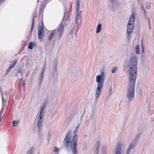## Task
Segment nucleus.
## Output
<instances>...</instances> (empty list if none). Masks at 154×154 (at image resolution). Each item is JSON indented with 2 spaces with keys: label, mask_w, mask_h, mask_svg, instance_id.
<instances>
[{
  "label": "nucleus",
  "mask_w": 154,
  "mask_h": 154,
  "mask_svg": "<svg viewBox=\"0 0 154 154\" xmlns=\"http://www.w3.org/2000/svg\"><path fill=\"white\" fill-rule=\"evenodd\" d=\"M47 105L46 103L45 102L43 105L40 107V112L39 114L44 115L45 110Z\"/></svg>",
  "instance_id": "ddd939ff"
},
{
  "label": "nucleus",
  "mask_w": 154,
  "mask_h": 154,
  "mask_svg": "<svg viewBox=\"0 0 154 154\" xmlns=\"http://www.w3.org/2000/svg\"><path fill=\"white\" fill-rule=\"evenodd\" d=\"M110 91L111 92V91H112V89H110Z\"/></svg>",
  "instance_id": "e433bc0d"
},
{
  "label": "nucleus",
  "mask_w": 154,
  "mask_h": 154,
  "mask_svg": "<svg viewBox=\"0 0 154 154\" xmlns=\"http://www.w3.org/2000/svg\"><path fill=\"white\" fill-rule=\"evenodd\" d=\"M79 18H75V25H78L79 23H78V20Z\"/></svg>",
  "instance_id": "bb28decb"
},
{
  "label": "nucleus",
  "mask_w": 154,
  "mask_h": 154,
  "mask_svg": "<svg viewBox=\"0 0 154 154\" xmlns=\"http://www.w3.org/2000/svg\"><path fill=\"white\" fill-rule=\"evenodd\" d=\"M44 33V30L43 27L38 26V36L39 39H42Z\"/></svg>",
  "instance_id": "1a4fd4ad"
},
{
  "label": "nucleus",
  "mask_w": 154,
  "mask_h": 154,
  "mask_svg": "<svg viewBox=\"0 0 154 154\" xmlns=\"http://www.w3.org/2000/svg\"><path fill=\"white\" fill-rule=\"evenodd\" d=\"M80 1L79 0H78L76 3L75 18H79V16L80 15Z\"/></svg>",
  "instance_id": "f8f14e48"
},
{
  "label": "nucleus",
  "mask_w": 154,
  "mask_h": 154,
  "mask_svg": "<svg viewBox=\"0 0 154 154\" xmlns=\"http://www.w3.org/2000/svg\"><path fill=\"white\" fill-rule=\"evenodd\" d=\"M19 123V121H17V120L14 121L13 122V126L14 127H15L16 126H17L18 125Z\"/></svg>",
  "instance_id": "6ab92c4d"
},
{
  "label": "nucleus",
  "mask_w": 154,
  "mask_h": 154,
  "mask_svg": "<svg viewBox=\"0 0 154 154\" xmlns=\"http://www.w3.org/2000/svg\"><path fill=\"white\" fill-rule=\"evenodd\" d=\"M34 20H35V18H34V17L33 18V21H32V27H31V31H30V32L31 33L32 32V29H33V26H34Z\"/></svg>",
  "instance_id": "5701e85b"
},
{
  "label": "nucleus",
  "mask_w": 154,
  "mask_h": 154,
  "mask_svg": "<svg viewBox=\"0 0 154 154\" xmlns=\"http://www.w3.org/2000/svg\"><path fill=\"white\" fill-rule=\"evenodd\" d=\"M135 51L137 54H140L139 47L138 45H137L135 47Z\"/></svg>",
  "instance_id": "f3484780"
},
{
  "label": "nucleus",
  "mask_w": 154,
  "mask_h": 154,
  "mask_svg": "<svg viewBox=\"0 0 154 154\" xmlns=\"http://www.w3.org/2000/svg\"><path fill=\"white\" fill-rule=\"evenodd\" d=\"M64 21L63 20L60 26L58 27L57 31V30H54L50 33L48 37V39L49 41H51L53 37L56 34L57 32L59 36V38H60L63 32L64 26L66 25V24L65 25L64 24Z\"/></svg>",
  "instance_id": "20e7f679"
},
{
  "label": "nucleus",
  "mask_w": 154,
  "mask_h": 154,
  "mask_svg": "<svg viewBox=\"0 0 154 154\" xmlns=\"http://www.w3.org/2000/svg\"><path fill=\"white\" fill-rule=\"evenodd\" d=\"M124 145L122 143H118L116 144V146L115 149L114 154H122V151L121 148Z\"/></svg>",
  "instance_id": "0eeeda50"
},
{
  "label": "nucleus",
  "mask_w": 154,
  "mask_h": 154,
  "mask_svg": "<svg viewBox=\"0 0 154 154\" xmlns=\"http://www.w3.org/2000/svg\"><path fill=\"white\" fill-rule=\"evenodd\" d=\"M118 69V68L117 66H115L113 67L111 70V72L112 73H114L116 72Z\"/></svg>",
  "instance_id": "a211bd4d"
},
{
  "label": "nucleus",
  "mask_w": 154,
  "mask_h": 154,
  "mask_svg": "<svg viewBox=\"0 0 154 154\" xmlns=\"http://www.w3.org/2000/svg\"><path fill=\"white\" fill-rule=\"evenodd\" d=\"M59 150V149L58 147H55L54 148V152L55 153L57 152Z\"/></svg>",
  "instance_id": "b1692460"
},
{
  "label": "nucleus",
  "mask_w": 154,
  "mask_h": 154,
  "mask_svg": "<svg viewBox=\"0 0 154 154\" xmlns=\"http://www.w3.org/2000/svg\"><path fill=\"white\" fill-rule=\"evenodd\" d=\"M82 148L84 149H85L86 148V144H83L82 146Z\"/></svg>",
  "instance_id": "c85d7f7f"
},
{
  "label": "nucleus",
  "mask_w": 154,
  "mask_h": 154,
  "mask_svg": "<svg viewBox=\"0 0 154 154\" xmlns=\"http://www.w3.org/2000/svg\"><path fill=\"white\" fill-rule=\"evenodd\" d=\"M75 25L74 24V26L73 27L72 29L71 30V33H72V34L74 33V30H75Z\"/></svg>",
  "instance_id": "a878e982"
},
{
  "label": "nucleus",
  "mask_w": 154,
  "mask_h": 154,
  "mask_svg": "<svg viewBox=\"0 0 154 154\" xmlns=\"http://www.w3.org/2000/svg\"><path fill=\"white\" fill-rule=\"evenodd\" d=\"M11 69H10V68L9 67L6 71V72L7 73H8L10 71Z\"/></svg>",
  "instance_id": "2f4dec72"
},
{
  "label": "nucleus",
  "mask_w": 154,
  "mask_h": 154,
  "mask_svg": "<svg viewBox=\"0 0 154 154\" xmlns=\"http://www.w3.org/2000/svg\"><path fill=\"white\" fill-rule=\"evenodd\" d=\"M17 62V61L15 60L14 62L12 64H11L10 65L9 68L10 69H12L14 67L15 65Z\"/></svg>",
  "instance_id": "aec40b11"
},
{
  "label": "nucleus",
  "mask_w": 154,
  "mask_h": 154,
  "mask_svg": "<svg viewBox=\"0 0 154 154\" xmlns=\"http://www.w3.org/2000/svg\"><path fill=\"white\" fill-rule=\"evenodd\" d=\"M45 62L44 67L42 71L40 73L38 79V84L39 85H40L44 79V71L45 70Z\"/></svg>",
  "instance_id": "6e6552de"
},
{
  "label": "nucleus",
  "mask_w": 154,
  "mask_h": 154,
  "mask_svg": "<svg viewBox=\"0 0 154 154\" xmlns=\"http://www.w3.org/2000/svg\"><path fill=\"white\" fill-rule=\"evenodd\" d=\"M34 148L33 147H31L27 150L26 154H34Z\"/></svg>",
  "instance_id": "2eb2a0df"
},
{
  "label": "nucleus",
  "mask_w": 154,
  "mask_h": 154,
  "mask_svg": "<svg viewBox=\"0 0 154 154\" xmlns=\"http://www.w3.org/2000/svg\"><path fill=\"white\" fill-rule=\"evenodd\" d=\"M79 129V125H78L73 131H69L63 141L64 145L66 147L69 146L72 149V152L74 154H76L77 151V135Z\"/></svg>",
  "instance_id": "f03ea898"
},
{
  "label": "nucleus",
  "mask_w": 154,
  "mask_h": 154,
  "mask_svg": "<svg viewBox=\"0 0 154 154\" xmlns=\"http://www.w3.org/2000/svg\"><path fill=\"white\" fill-rule=\"evenodd\" d=\"M1 116V114L0 115V117Z\"/></svg>",
  "instance_id": "a19ab883"
},
{
  "label": "nucleus",
  "mask_w": 154,
  "mask_h": 154,
  "mask_svg": "<svg viewBox=\"0 0 154 154\" xmlns=\"http://www.w3.org/2000/svg\"><path fill=\"white\" fill-rule=\"evenodd\" d=\"M135 152V147L129 145L126 151V154H133Z\"/></svg>",
  "instance_id": "9b49d317"
},
{
  "label": "nucleus",
  "mask_w": 154,
  "mask_h": 154,
  "mask_svg": "<svg viewBox=\"0 0 154 154\" xmlns=\"http://www.w3.org/2000/svg\"><path fill=\"white\" fill-rule=\"evenodd\" d=\"M24 85H25V83L23 84V86H24Z\"/></svg>",
  "instance_id": "4c0bfd02"
},
{
  "label": "nucleus",
  "mask_w": 154,
  "mask_h": 154,
  "mask_svg": "<svg viewBox=\"0 0 154 154\" xmlns=\"http://www.w3.org/2000/svg\"><path fill=\"white\" fill-rule=\"evenodd\" d=\"M5 0H0V4L3 3Z\"/></svg>",
  "instance_id": "473e14b6"
},
{
  "label": "nucleus",
  "mask_w": 154,
  "mask_h": 154,
  "mask_svg": "<svg viewBox=\"0 0 154 154\" xmlns=\"http://www.w3.org/2000/svg\"><path fill=\"white\" fill-rule=\"evenodd\" d=\"M2 103H3V102H5V101H6L5 100H4L3 97H2ZM3 104V103H2Z\"/></svg>",
  "instance_id": "72a5a7b5"
},
{
  "label": "nucleus",
  "mask_w": 154,
  "mask_h": 154,
  "mask_svg": "<svg viewBox=\"0 0 154 154\" xmlns=\"http://www.w3.org/2000/svg\"><path fill=\"white\" fill-rule=\"evenodd\" d=\"M38 154H40V153H39V152H38Z\"/></svg>",
  "instance_id": "58836bf2"
},
{
  "label": "nucleus",
  "mask_w": 154,
  "mask_h": 154,
  "mask_svg": "<svg viewBox=\"0 0 154 154\" xmlns=\"http://www.w3.org/2000/svg\"><path fill=\"white\" fill-rule=\"evenodd\" d=\"M64 18H65V17H64V18H63L64 19Z\"/></svg>",
  "instance_id": "ea45409f"
},
{
  "label": "nucleus",
  "mask_w": 154,
  "mask_h": 154,
  "mask_svg": "<svg viewBox=\"0 0 154 154\" xmlns=\"http://www.w3.org/2000/svg\"><path fill=\"white\" fill-rule=\"evenodd\" d=\"M143 9L144 10V13H145V9H144V8H143Z\"/></svg>",
  "instance_id": "c9c22d12"
},
{
  "label": "nucleus",
  "mask_w": 154,
  "mask_h": 154,
  "mask_svg": "<svg viewBox=\"0 0 154 154\" xmlns=\"http://www.w3.org/2000/svg\"><path fill=\"white\" fill-rule=\"evenodd\" d=\"M142 57L141 58V60L143 62H144L145 60V56L143 55V54H142Z\"/></svg>",
  "instance_id": "393cba45"
},
{
  "label": "nucleus",
  "mask_w": 154,
  "mask_h": 154,
  "mask_svg": "<svg viewBox=\"0 0 154 154\" xmlns=\"http://www.w3.org/2000/svg\"><path fill=\"white\" fill-rule=\"evenodd\" d=\"M144 49L143 47V46L142 45V53H144Z\"/></svg>",
  "instance_id": "c756f323"
},
{
  "label": "nucleus",
  "mask_w": 154,
  "mask_h": 154,
  "mask_svg": "<svg viewBox=\"0 0 154 154\" xmlns=\"http://www.w3.org/2000/svg\"><path fill=\"white\" fill-rule=\"evenodd\" d=\"M33 43L32 42H30L29 43L28 45V47L29 49H31L33 48Z\"/></svg>",
  "instance_id": "412c9836"
},
{
  "label": "nucleus",
  "mask_w": 154,
  "mask_h": 154,
  "mask_svg": "<svg viewBox=\"0 0 154 154\" xmlns=\"http://www.w3.org/2000/svg\"><path fill=\"white\" fill-rule=\"evenodd\" d=\"M134 20V16L133 14L131 16L129 20L127 26V33L128 35H129L132 32L133 30Z\"/></svg>",
  "instance_id": "39448f33"
},
{
  "label": "nucleus",
  "mask_w": 154,
  "mask_h": 154,
  "mask_svg": "<svg viewBox=\"0 0 154 154\" xmlns=\"http://www.w3.org/2000/svg\"><path fill=\"white\" fill-rule=\"evenodd\" d=\"M138 58L135 55L130 58L128 66L129 68V83L127 85V97L128 102H131L133 98L135 93V83L137 77V65Z\"/></svg>",
  "instance_id": "f257e3e1"
},
{
  "label": "nucleus",
  "mask_w": 154,
  "mask_h": 154,
  "mask_svg": "<svg viewBox=\"0 0 154 154\" xmlns=\"http://www.w3.org/2000/svg\"><path fill=\"white\" fill-rule=\"evenodd\" d=\"M115 0H110V2L111 3H113Z\"/></svg>",
  "instance_id": "f704fd0d"
},
{
  "label": "nucleus",
  "mask_w": 154,
  "mask_h": 154,
  "mask_svg": "<svg viewBox=\"0 0 154 154\" xmlns=\"http://www.w3.org/2000/svg\"><path fill=\"white\" fill-rule=\"evenodd\" d=\"M106 145H102L101 146V148L102 150L103 151H105L106 150Z\"/></svg>",
  "instance_id": "4be33fe9"
},
{
  "label": "nucleus",
  "mask_w": 154,
  "mask_h": 154,
  "mask_svg": "<svg viewBox=\"0 0 154 154\" xmlns=\"http://www.w3.org/2000/svg\"><path fill=\"white\" fill-rule=\"evenodd\" d=\"M57 65L55 64L54 67V70L55 71H56L57 70Z\"/></svg>",
  "instance_id": "cd10ccee"
},
{
  "label": "nucleus",
  "mask_w": 154,
  "mask_h": 154,
  "mask_svg": "<svg viewBox=\"0 0 154 154\" xmlns=\"http://www.w3.org/2000/svg\"><path fill=\"white\" fill-rule=\"evenodd\" d=\"M44 115L39 114L37 120V128L40 131V128L42 127Z\"/></svg>",
  "instance_id": "423d86ee"
},
{
  "label": "nucleus",
  "mask_w": 154,
  "mask_h": 154,
  "mask_svg": "<svg viewBox=\"0 0 154 154\" xmlns=\"http://www.w3.org/2000/svg\"><path fill=\"white\" fill-rule=\"evenodd\" d=\"M51 134H48V139L49 140L51 137Z\"/></svg>",
  "instance_id": "7c9ffc66"
},
{
  "label": "nucleus",
  "mask_w": 154,
  "mask_h": 154,
  "mask_svg": "<svg viewBox=\"0 0 154 154\" xmlns=\"http://www.w3.org/2000/svg\"><path fill=\"white\" fill-rule=\"evenodd\" d=\"M105 76L104 71V70H102L100 72V74L97 75L96 77V82L97 83L95 94V100L96 102H97L101 93Z\"/></svg>",
  "instance_id": "7ed1b4c3"
},
{
  "label": "nucleus",
  "mask_w": 154,
  "mask_h": 154,
  "mask_svg": "<svg viewBox=\"0 0 154 154\" xmlns=\"http://www.w3.org/2000/svg\"><path fill=\"white\" fill-rule=\"evenodd\" d=\"M139 134H136L134 137L133 140L131 142L129 145L135 147L138 140V139L139 137Z\"/></svg>",
  "instance_id": "9d476101"
},
{
  "label": "nucleus",
  "mask_w": 154,
  "mask_h": 154,
  "mask_svg": "<svg viewBox=\"0 0 154 154\" xmlns=\"http://www.w3.org/2000/svg\"><path fill=\"white\" fill-rule=\"evenodd\" d=\"M101 24H99L96 28V33H98L100 32L101 30Z\"/></svg>",
  "instance_id": "dca6fc26"
},
{
  "label": "nucleus",
  "mask_w": 154,
  "mask_h": 154,
  "mask_svg": "<svg viewBox=\"0 0 154 154\" xmlns=\"http://www.w3.org/2000/svg\"><path fill=\"white\" fill-rule=\"evenodd\" d=\"M101 143L100 141L98 142L96 144V154H98V152L100 150L99 149L101 147Z\"/></svg>",
  "instance_id": "4468645a"
}]
</instances>
